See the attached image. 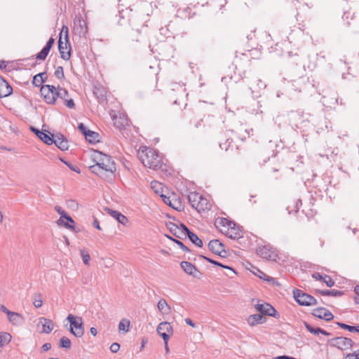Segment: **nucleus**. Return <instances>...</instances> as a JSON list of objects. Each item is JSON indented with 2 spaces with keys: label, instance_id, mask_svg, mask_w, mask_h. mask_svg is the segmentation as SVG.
I'll return each mask as SVG.
<instances>
[{
  "label": "nucleus",
  "instance_id": "f257e3e1",
  "mask_svg": "<svg viewBox=\"0 0 359 359\" xmlns=\"http://www.w3.org/2000/svg\"><path fill=\"white\" fill-rule=\"evenodd\" d=\"M137 156L142 163L150 169L162 170L165 165L158 152L150 147H142L138 150Z\"/></svg>",
  "mask_w": 359,
  "mask_h": 359
},
{
  "label": "nucleus",
  "instance_id": "6e6552de",
  "mask_svg": "<svg viewBox=\"0 0 359 359\" xmlns=\"http://www.w3.org/2000/svg\"><path fill=\"white\" fill-rule=\"evenodd\" d=\"M255 308L257 311L260 313L262 316H272L276 318H280V314L270 304L263 303V304H257L255 305Z\"/></svg>",
  "mask_w": 359,
  "mask_h": 359
},
{
  "label": "nucleus",
  "instance_id": "2eb2a0df",
  "mask_svg": "<svg viewBox=\"0 0 359 359\" xmlns=\"http://www.w3.org/2000/svg\"><path fill=\"white\" fill-rule=\"evenodd\" d=\"M12 93L13 88L11 86L3 76H0V98L8 97Z\"/></svg>",
  "mask_w": 359,
  "mask_h": 359
},
{
  "label": "nucleus",
  "instance_id": "0eeeda50",
  "mask_svg": "<svg viewBox=\"0 0 359 359\" xmlns=\"http://www.w3.org/2000/svg\"><path fill=\"white\" fill-rule=\"evenodd\" d=\"M244 76H241L243 78L247 79V83L252 92H259L261 90H264L266 85L257 76L251 74L250 76H245V72H243Z\"/></svg>",
  "mask_w": 359,
  "mask_h": 359
},
{
  "label": "nucleus",
  "instance_id": "0e129e2a",
  "mask_svg": "<svg viewBox=\"0 0 359 359\" xmlns=\"http://www.w3.org/2000/svg\"><path fill=\"white\" fill-rule=\"evenodd\" d=\"M93 226L98 229V230H101V226L100 225V222L98 221V219L95 217H93Z\"/></svg>",
  "mask_w": 359,
  "mask_h": 359
},
{
  "label": "nucleus",
  "instance_id": "7c9ffc66",
  "mask_svg": "<svg viewBox=\"0 0 359 359\" xmlns=\"http://www.w3.org/2000/svg\"><path fill=\"white\" fill-rule=\"evenodd\" d=\"M8 318L9 321L16 325H19L23 323L24 318L18 313L11 312L8 313Z\"/></svg>",
  "mask_w": 359,
  "mask_h": 359
},
{
  "label": "nucleus",
  "instance_id": "b1692460",
  "mask_svg": "<svg viewBox=\"0 0 359 359\" xmlns=\"http://www.w3.org/2000/svg\"><path fill=\"white\" fill-rule=\"evenodd\" d=\"M251 271L252 272L253 274H255L259 278H261L266 282L271 283L273 285H274V284L278 285V283H276V280L273 278L269 277L264 272H263L262 271L259 269L257 267L252 266V270H251Z\"/></svg>",
  "mask_w": 359,
  "mask_h": 359
},
{
  "label": "nucleus",
  "instance_id": "f704fd0d",
  "mask_svg": "<svg viewBox=\"0 0 359 359\" xmlns=\"http://www.w3.org/2000/svg\"><path fill=\"white\" fill-rule=\"evenodd\" d=\"M55 136L48 131L42 132L40 135H39V138L42 140L44 143L48 145H51L53 144Z\"/></svg>",
  "mask_w": 359,
  "mask_h": 359
},
{
  "label": "nucleus",
  "instance_id": "4c0bfd02",
  "mask_svg": "<svg viewBox=\"0 0 359 359\" xmlns=\"http://www.w3.org/2000/svg\"><path fill=\"white\" fill-rule=\"evenodd\" d=\"M157 306L158 310L163 314H168L171 311V308L164 299H161Z\"/></svg>",
  "mask_w": 359,
  "mask_h": 359
},
{
  "label": "nucleus",
  "instance_id": "9d476101",
  "mask_svg": "<svg viewBox=\"0 0 359 359\" xmlns=\"http://www.w3.org/2000/svg\"><path fill=\"white\" fill-rule=\"evenodd\" d=\"M55 90V87L53 85H42L40 89L41 95L43 97L44 101L49 104H55V98L53 95V90Z\"/></svg>",
  "mask_w": 359,
  "mask_h": 359
},
{
  "label": "nucleus",
  "instance_id": "58836bf2",
  "mask_svg": "<svg viewBox=\"0 0 359 359\" xmlns=\"http://www.w3.org/2000/svg\"><path fill=\"white\" fill-rule=\"evenodd\" d=\"M187 237L189 239V241L194 243L195 245L201 248L203 247V241L201 239L198 238V236L192 232L191 231L189 232V233L187 235Z\"/></svg>",
  "mask_w": 359,
  "mask_h": 359
},
{
  "label": "nucleus",
  "instance_id": "a878e982",
  "mask_svg": "<svg viewBox=\"0 0 359 359\" xmlns=\"http://www.w3.org/2000/svg\"><path fill=\"white\" fill-rule=\"evenodd\" d=\"M166 227L168 229H169V231H170V233L174 235L175 237L178 238H180V239H184V237H183V232L182 231V230H180V229L179 228V226L172 222H169L168 223H166Z\"/></svg>",
  "mask_w": 359,
  "mask_h": 359
},
{
  "label": "nucleus",
  "instance_id": "423d86ee",
  "mask_svg": "<svg viewBox=\"0 0 359 359\" xmlns=\"http://www.w3.org/2000/svg\"><path fill=\"white\" fill-rule=\"evenodd\" d=\"M327 344L330 346L337 348L341 351L351 349L355 344L354 341L351 339L345 337H334L329 339L327 341Z\"/></svg>",
  "mask_w": 359,
  "mask_h": 359
},
{
  "label": "nucleus",
  "instance_id": "f3484780",
  "mask_svg": "<svg viewBox=\"0 0 359 359\" xmlns=\"http://www.w3.org/2000/svg\"><path fill=\"white\" fill-rule=\"evenodd\" d=\"M257 254L267 260H274L276 257V255L266 246L259 247L257 249Z\"/></svg>",
  "mask_w": 359,
  "mask_h": 359
},
{
  "label": "nucleus",
  "instance_id": "052dcab7",
  "mask_svg": "<svg viewBox=\"0 0 359 359\" xmlns=\"http://www.w3.org/2000/svg\"><path fill=\"white\" fill-rule=\"evenodd\" d=\"M354 292L357 294V297L354 298L355 303L359 304V285L355 286Z\"/></svg>",
  "mask_w": 359,
  "mask_h": 359
},
{
  "label": "nucleus",
  "instance_id": "aec40b11",
  "mask_svg": "<svg viewBox=\"0 0 359 359\" xmlns=\"http://www.w3.org/2000/svg\"><path fill=\"white\" fill-rule=\"evenodd\" d=\"M53 144L62 151H67L69 149L68 140L61 134H57L54 137Z\"/></svg>",
  "mask_w": 359,
  "mask_h": 359
},
{
  "label": "nucleus",
  "instance_id": "13d9d810",
  "mask_svg": "<svg viewBox=\"0 0 359 359\" xmlns=\"http://www.w3.org/2000/svg\"><path fill=\"white\" fill-rule=\"evenodd\" d=\"M120 349V345L118 343H116V342H114V343H112L111 345L110 346V351L112 352V353H117Z\"/></svg>",
  "mask_w": 359,
  "mask_h": 359
},
{
  "label": "nucleus",
  "instance_id": "c85d7f7f",
  "mask_svg": "<svg viewBox=\"0 0 359 359\" xmlns=\"http://www.w3.org/2000/svg\"><path fill=\"white\" fill-rule=\"evenodd\" d=\"M89 168L93 173L98 175L100 177L109 180V178L103 170V167L100 166L97 162L95 165L90 166Z\"/></svg>",
  "mask_w": 359,
  "mask_h": 359
},
{
  "label": "nucleus",
  "instance_id": "2f4dec72",
  "mask_svg": "<svg viewBox=\"0 0 359 359\" xmlns=\"http://www.w3.org/2000/svg\"><path fill=\"white\" fill-rule=\"evenodd\" d=\"M48 76L46 72H41L36 75H35L33 77L32 80V84L34 86L39 87L43 83H45L47 80Z\"/></svg>",
  "mask_w": 359,
  "mask_h": 359
},
{
  "label": "nucleus",
  "instance_id": "a18cd8bd",
  "mask_svg": "<svg viewBox=\"0 0 359 359\" xmlns=\"http://www.w3.org/2000/svg\"><path fill=\"white\" fill-rule=\"evenodd\" d=\"M81 256L82 257L83 264L85 265H89V262L90 260V256L87 250L85 249L80 250Z\"/></svg>",
  "mask_w": 359,
  "mask_h": 359
},
{
  "label": "nucleus",
  "instance_id": "a211bd4d",
  "mask_svg": "<svg viewBox=\"0 0 359 359\" xmlns=\"http://www.w3.org/2000/svg\"><path fill=\"white\" fill-rule=\"evenodd\" d=\"M219 147L225 151H233L238 149V146L236 144L231 137H225V139L219 141Z\"/></svg>",
  "mask_w": 359,
  "mask_h": 359
},
{
  "label": "nucleus",
  "instance_id": "72a5a7b5",
  "mask_svg": "<svg viewBox=\"0 0 359 359\" xmlns=\"http://www.w3.org/2000/svg\"><path fill=\"white\" fill-rule=\"evenodd\" d=\"M315 293L316 294L318 293L323 296H332V297H340L344 294V291L337 290H316Z\"/></svg>",
  "mask_w": 359,
  "mask_h": 359
},
{
  "label": "nucleus",
  "instance_id": "7ed1b4c3",
  "mask_svg": "<svg viewBox=\"0 0 359 359\" xmlns=\"http://www.w3.org/2000/svg\"><path fill=\"white\" fill-rule=\"evenodd\" d=\"M58 50L62 59L69 60L71 57V45L69 41L68 27L63 25L58 40Z\"/></svg>",
  "mask_w": 359,
  "mask_h": 359
},
{
  "label": "nucleus",
  "instance_id": "a19ab883",
  "mask_svg": "<svg viewBox=\"0 0 359 359\" xmlns=\"http://www.w3.org/2000/svg\"><path fill=\"white\" fill-rule=\"evenodd\" d=\"M304 325L305 327L306 328V330L311 334H313L314 335H318L319 334H320L322 328L318 327H313L310 323H309L308 322H306V321L304 322Z\"/></svg>",
  "mask_w": 359,
  "mask_h": 359
},
{
  "label": "nucleus",
  "instance_id": "e433bc0d",
  "mask_svg": "<svg viewBox=\"0 0 359 359\" xmlns=\"http://www.w3.org/2000/svg\"><path fill=\"white\" fill-rule=\"evenodd\" d=\"M86 140L90 144H95L100 142V135L93 130H89L85 137Z\"/></svg>",
  "mask_w": 359,
  "mask_h": 359
},
{
  "label": "nucleus",
  "instance_id": "c756f323",
  "mask_svg": "<svg viewBox=\"0 0 359 359\" xmlns=\"http://www.w3.org/2000/svg\"><path fill=\"white\" fill-rule=\"evenodd\" d=\"M202 196L203 195L196 191L189 193V194L187 196V199L193 208L195 209V207H196L197 203L199 204V201L201 200Z\"/></svg>",
  "mask_w": 359,
  "mask_h": 359
},
{
  "label": "nucleus",
  "instance_id": "cd10ccee",
  "mask_svg": "<svg viewBox=\"0 0 359 359\" xmlns=\"http://www.w3.org/2000/svg\"><path fill=\"white\" fill-rule=\"evenodd\" d=\"M266 318L262 314L250 315L248 318V323L250 326H255L257 324H262Z\"/></svg>",
  "mask_w": 359,
  "mask_h": 359
},
{
  "label": "nucleus",
  "instance_id": "6e6d98bb",
  "mask_svg": "<svg viewBox=\"0 0 359 359\" xmlns=\"http://www.w3.org/2000/svg\"><path fill=\"white\" fill-rule=\"evenodd\" d=\"M78 129L85 137L90 130L86 127V126L83 123L79 124Z\"/></svg>",
  "mask_w": 359,
  "mask_h": 359
},
{
  "label": "nucleus",
  "instance_id": "1a4fd4ad",
  "mask_svg": "<svg viewBox=\"0 0 359 359\" xmlns=\"http://www.w3.org/2000/svg\"><path fill=\"white\" fill-rule=\"evenodd\" d=\"M156 331L163 339L164 344H167L168 342L170 336L173 333L172 327L168 322L161 323L158 325Z\"/></svg>",
  "mask_w": 359,
  "mask_h": 359
},
{
  "label": "nucleus",
  "instance_id": "f8f14e48",
  "mask_svg": "<svg viewBox=\"0 0 359 359\" xmlns=\"http://www.w3.org/2000/svg\"><path fill=\"white\" fill-rule=\"evenodd\" d=\"M312 315L318 318L330 321L334 318V315L327 309L319 307L312 311Z\"/></svg>",
  "mask_w": 359,
  "mask_h": 359
},
{
  "label": "nucleus",
  "instance_id": "20e7f679",
  "mask_svg": "<svg viewBox=\"0 0 359 359\" xmlns=\"http://www.w3.org/2000/svg\"><path fill=\"white\" fill-rule=\"evenodd\" d=\"M70 323L69 331L76 337H81L84 334L83 323L81 317L69 314L66 318Z\"/></svg>",
  "mask_w": 359,
  "mask_h": 359
},
{
  "label": "nucleus",
  "instance_id": "4be33fe9",
  "mask_svg": "<svg viewBox=\"0 0 359 359\" xmlns=\"http://www.w3.org/2000/svg\"><path fill=\"white\" fill-rule=\"evenodd\" d=\"M105 210L109 213V215H110L112 217L116 219L121 224H123L124 226L128 225V224L129 222L128 219L125 215H123L121 212H120L117 210H114L108 208H106Z\"/></svg>",
  "mask_w": 359,
  "mask_h": 359
},
{
  "label": "nucleus",
  "instance_id": "39448f33",
  "mask_svg": "<svg viewBox=\"0 0 359 359\" xmlns=\"http://www.w3.org/2000/svg\"><path fill=\"white\" fill-rule=\"evenodd\" d=\"M293 297L296 302L301 306H308L317 304V300L314 297L299 289H294L293 290Z\"/></svg>",
  "mask_w": 359,
  "mask_h": 359
},
{
  "label": "nucleus",
  "instance_id": "c03bdc74",
  "mask_svg": "<svg viewBox=\"0 0 359 359\" xmlns=\"http://www.w3.org/2000/svg\"><path fill=\"white\" fill-rule=\"evenodd\" d=\"M59 346L62 348L69 349L71 348V341L68 337H62L60 339Z\"/></svg>",
  "mask_w": 359,
  "mask_h": 359
},
{
  "label": "nucleus",
  "instance_id": "603ef678",
  "mask_svg": "<svg viewBox=\"0 0 359 359\" xmlns=\"http://www.w3.org/2000/svg\"><path fill=\"white\" fill-rule=\"evenodd\" d=\"M54 74L55 77L58 79H62L65 78L63 67L61 66H58L56 68Z\"/></svg>",
  "mask_w": 359,
  "mask_h": 359
},
{
  "label": "nucleus",
  "instance_id": "bf43d9fd",
  "mask_svg": "<svg viewBox=\"0 0 359 359\" xmlns=\"http://www.w3.org/2000/svg\"><path fill=\"white\" fill-rule=\"evenodd\" d=\"M65 104L69 109H74L75 107L74 102L72 98L65 100Z\"/></svg>",
  "mask_w": 359,
  "mask_h": 359
},
{
  "label": "nucleus",
  "instance_id": "37998d69",
  "mask_svg": "<svg viewBox=\"0 0 359 359\" xmlns=\"http://www.w3.org/2000/svg\"><path fill=\"white\" fill-rule=\"evenodd\" d=\"M151 187L154 192L161 196L163 194V184L157 181H153L151 182Z\"/></svg>",
  "mask_w": 359,
  "mask_h": 359
},
{
  "label": "nucleus",
  "instance_id": "4468645a",
  "mask_svg": "<svg viewBox=\"0 0 359 359\" xmlns=\"http://www.w3.org/2000/svg\"><path fill=\"white\" fill-rule=\"evenodd\" d=\"M54 43L55 39L53 37H50L41 50L36 55V58L39 60H45Z\"/></svg>",
  "mask_w": 359,
  "mask_h": 359
},
{
  "label": "nucleus",
  "instance_id": "3c124183",
  "mask_svg": "<svg viewBox=\"0 0 359 359\" xmlns=\"http://www.w3.org/2000/svg\"><path fill=\"white\" fill-rule=\"evenodd\" d=\"M337 325L341 329L346 330L351 332H354L355 326L349 325L344 323L337 322Z\"/></svg>",
  "mask_w": 359,
  "mask_h": 359
},
{
  "label": "nucleus",
  "instance_id": "ea45409f",
  "mask_svg": "<svg viewBox=\"0 0 359 359\" xmlns=\"http://www.w3.org/2000/svg\"><path fill=\"white\" fill-rule=\"evenodd\" d=\"M130 325V320L126 318H123L120 321V323L118 324V330H119V331L128 332L129 331Z\"/></svg>",
  "mask_w": 359,
  "mask_h": 359
},
{
  "label": "nucleus",
  "instance_id": "69168bd1",
  "mask_svg": "<svg viewBox=\"0 0 359 359\" xmlns=\"http://www.w3.org/2000/svg\"><path fill=\"white\" fill-rule=\"evenodd\" d=\"M60 226H64L65 228H67L68 229L75 231L74 226L73 225L69 224L67 222H65L64 220Z\"/></svg>",
  "mask_w": 359,
  "mask_h": 359
},
{
  "label": "nucleus",
  "instance_id": "5701e85b",
  "mask_svg": "<svg viewBox=\"0 0 359 359\" xmlns=\"http://www.w3.org/2000/svg\"><path fill=\"white\" fill-rule=\"evenodd\" d=\"M312 278L317 280L323 281L329 287H331L334 285V281L328 275H323L318 272H315L312 274Z\"/></svg>",
  "mask_w": 359,
  "mask_h": 359
},
{
  "label": "nucleus",
  "instance_id": "dca6fc26",
  "mask_svg": "<svg viewBox=\"0 0 359 359\" xmlns=\"http://www.w3.org/2000/svg\"><path fill=\"white\" fill-rule=\"evenodd\" d=\"M180 266L187 274L192 276L194 278H197V273H200L198 269L189 262L182 261L180 263Z\"/></svg>",
  "mask_w": 359,
  "mask_h": 359
},
{
  "label": "nucleus",
  "instance_id": "774afa93",
  "mask_svg": "<svg viewBox=\"0 0 359 359\" xmlns=\"http://www.w3.org/2000/svg\"><path fill=\"white\" fill-rule=\"evenodd\" d=\"M30 130L34 133L36 135V136L39 137V135H41V133L43 132L41 130H40L39 129L36 128H34V126H31L30 127Z\"/></svg>",
  "mask_w": 359,
  "mask_h": 359
},
{
  "label": "nucleus",
  "instance_id": "79ce46f5",
  "mask_svg": "<svg viewBox=\"0 0 359 359\" xmlns=\"http://www.w3.org/2000/svg\"><path fill=\"white\" fill-rule=\"evenodd\" d=\"M33 304L34 306L39 309L41 308L43 305L42 301V295L41 293H35L32 297Z\"/></svg>",
  "mask_w": 359,
  "mask_h": 359
},
{
  "label": "nucleus",
  "instance_id": "bb28decb",
  "mask_svg": "<svg viewBox=\"0 0 359 359\" xmlns=\"http://www.w3.org/2000/svg\"><path fill=\"white\" fill-rule=\"evenodd\" d=\"M231 225L236 226V223L226 218H218L215 220V226L219 230L220 229H226Z\"/></svg>",
  "mask_w": 359,
  "mask_h": 359
},
{
  "label": "nucleus",
  "instance_id": "8fccbe9b",
  "mask_svg": "<svg viewBox=\"0 0 359 359\" xmlns=\"http://www.w3.org/2000/svg\"><path fill=\"white\" fill-rule=\"evenodd\" d=\"M199 257H200V258L206 260L208 262H209L210 264H214L215 266H220V267L223 266V264L222 263H221L219 262H217V261H216V260H215L213 259H211L210 257H206L205 255H199Z\"/></svg>",
  "mask_w": 359,
  "mask_h": 359
},
{
  "label": "nucleus",
  "instance_id": "680f3d73",
  "mask_svg": "<svg viewBox=\"0 0 359 359\" xmlns=\"http://www.w3.org/2000/svg\"><path fill=\"white\" fill-rule=\"evenodd\" d=\"M60 88L61 87L60 86H57V88H55V90H53V95H54L55 98V101L57 98H59V95L60 94Z\"/></svg>",
  "mask_w": 359,
  "mask_h": 359
},
{
  "label": "nucleus",
  "instance_id": "473e14b6",
  "mask_svg": "<svg viewBox=\"0 0 359 359\" xmlns=\"http://www.w3.org/2000/svg\"><path fill=\"white\" fill-rule=\"evenodd\" d=\"M210 207L211 205L208 201L203 196L201 200L199 201V204L197 203L196 207H195V210L198 212H205V210H210Z\"/></svg>",
  "mask_w": 359,
  "mask_h": 359
},
{
  "label": "nucleus",
  "instance_id": "f03ea898",
  "mask_svg": "<svg viewBox=\"0 0 359 359\" xmlns=\"http://www.w3.org/2000/svg\"><path fill=\"white\" fill-rule=\"evenodd\" d=\"M93 160L100 166L103 167V170L109 178V180H111L116 170V163L111 157L101 151H96L94 154Z\"/></svg>",
  "mask_w": 359,
  "mask_h": 359
},
{
  "label": "nucleus",
  "instance_id": "ddd939ff",
  "mask_svg": "<svg viewBox=\"0 0 359 359\" xmlns=\"http://www.w3.org/2000/svg\"><path fill=\"white\" fill-rule=\"evenodd\" d=\"M219 231L225 236H226L228 238L233 240H236L239 239L240 238H242L241 231L236 225H231L226 229H220Z\"/></svg>",
  "mask_w": 359,
  "mask_h": 359
},
{
  "label": "nucleus",
  "instance_id": "6ab92c4d",
  "mask_svg": "<svg viewBox=\"0 0 359 359\" xmlns=\"http://www.w3.org/2000/svg\"><path fill=\"white\" fill-rule=\"evenodd\" d=\"M208 247L212 253L219 255L222 253L224 245L219 240L214 239L208 243Z\"/></svg>",
  "mask_w": 359,
  "mask_h": 359
},
{
  "label": "nucleus",
  "instance_id": "e2e57ef3",
  "mask_svg": "<svg viewBox=\"0 0 359 359\" xmlns=\"http://www.w3.org/2000/svg\"><path fill=\"white\" fill-rule=\"evenodd\" d=\"M51 348V344L50 343H45L41 347V350L42 352L48 351Z\"/></svg>",
  "mask_w": 359,
  "mask_h": 359
},
{
  "label": "nucleus",
  "instance_id": "393cba45",
  "mask_svg": "<svg viewBox=\"0 0 359 359\" xmlns=\"http://www.w3.org/2000/svg\"><path fill=\"white\" fill-rule=\"evenodd\" d=\"M39 324H41L43 327L42 332L46 334L50 333L54 327L53 320L43 317L39 318Z\"/></svg>",
  "mask_w": 359,
  "mask_h": 359
},
{
  "label": "nucleus",
  "instance_id": "9b49d317",
  "mask_svg": "<svg viewBox=\"0 0 359 359\" xmlns=\"http://www.w3.org/2000/svg\"><path fill=\"white\" fill-rule=\"evenodd\" d=\"M161 198L166 205H169L172 208L180 212L184 210V206L179 198L174 196L171 198L170 196H167L165 194H161Z\"/></svg>",
  "mask_w": 359,
  "mask_h": 359
},
{
  "label": "nucleus",
  "instance_id": "4d7b16f0",
  "mask_svg": "<svg viewBox=\"0 0 359 359\" xmlns=\"http://www.w3.org/2000/svg\"><path fill=\"white\" fill-rule=\"evenodd\" d=\"M346 358V359H359V350L351 353H348Z\"/></svg>",
  "mask_w": 359,
  "mask_h": 359
},
{
  "label": "nucleus",
  "instance_id": "c9c22d12",
  "mask_svg": "<svg viewBox=\"0 0 359 359\" xmlns=\"http://www.w3.org/2000/svg\"><path fill=\"white\" fill-rule=\"evenodd\" d=\"M113 120L114 126L118 128L119 130L125 128V126L128 124L127 118H126L125 117H122L121 116H114L113 117Z\"/></svg>",
  "mask_w": 359,
  "mask_h": 359
},
{
  "label": "nucleus",
  "instance_id": "864d4df0",
  "mask_svg": "<svg viewBox=\"0 0 359 359\" xmlns=\"http://www.w3.org/2000/svg\"><path fill=\"white\" fill-rule=\"evenodd\" d=\"M179 224H180L179 228L183 232V233H184L183 237H184V238H187V235L189 233V232L191 231V230L183 223L179 222Z\"/></svg>",
  "mask_w": 359,
  "mask_h": 359
},
{
  "label": "nucleus",
  "instance_id": "de8ad7c7",
  "mask_svg": "<svg viewBox=\"0 0 359 359\" xmlns=\"http://www.w3.org/2000/svg\"><path fill=\"white\" fill-rule=\"evenodd\" d=\"M55 209L57 212V213L60 215V217L57 221V224L58 225H61L62 223L63 222V217H65V215L67 214V212L60 206H55Z\"/></svg>",
  "mask_w": 359,
  "mask_h": 359
},
{
  "label": "nucleus",
  "instance_id": "09e8293b",
  "mask_svg": "<svg viewBox=\"0 0 359 359\" xmlns=\"http://www.w3.org/2000/svg\"><path fill=\"white\" fill-rule=\"evenodd\" d=\"M60 161L62 162H63L66 165H67L71 170L76 172V173L81 172V170L78 166L74 165L72 164L71 163H69V161H65L62 158H60Z\"/></svg>",
  "mask_w": 359,
  "mask_h": 359
},
{
  "label": "nucleus",
  "instance_id": "49530a36",
  "mask_svg": "<svg viewBox=\"0 0 359 359\" xmlns=\"http://www.w3.org/2000/svg\"><path fill=\"white\" fill-rule=\"evenodd\" d=\"M166 236L169 239L175 243H176L183 251H184V252H190L191 251L190 249L188 247H187L181 241L176 239V238H173L170 236L166 235Z\"/></svg>",
  "mask_w": 359,
  "mask_h": 359
},
{
  "label": "nucleus",
  "instance_id": "5fc2aeb1",
  "mask_svg": "<svg viewBox=\"0 0 359 359\" xmlns=\"http://www.w3.org/2000/svg\"><path fill=\"white\" fill-rule=\"evenodd\" d=\"M68 97H69L68 90H66L65 88H63L61 87L60 94L59 95V98L65 101V100H67L68 98Z\"/></svg>",
  "mask_w": 359,
  "mask_h": 359
},
{
  "label": "nucleus",
  "instance_id": "338daca9",
  "mask_svg": "<svg viewBox=\"0 0 359 359\" xmlns=\"http://www.w3.org/2000/svg\"><path fill=\"white\" fill-rule=\"evenodd\" d=\"M185 320V323H186L188 325H189V326H191V327H196V323H194V322H193V320H192L191 319H190V318H185V320Z\"/></svg>",
  "mask_w": 359,
  "mask_h": 359
},
{
  "label": "nucleus",
  "instance_id": "412c9836",
  "mask_svg": "<svg viewBox=\"0 0 359 359\" xmlns=\"http://www.w3.org/2000/svg\"><path fill=\"white\" fill-rule=\"evenodd\" d=\"M107 90L102 86H95L93 88V94L97 99L99 103H102L107 100Z\"/></svg>",
  "mask_w": 359,
  "mask_h": 359
}]
</instances>
